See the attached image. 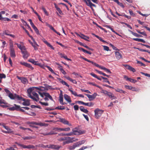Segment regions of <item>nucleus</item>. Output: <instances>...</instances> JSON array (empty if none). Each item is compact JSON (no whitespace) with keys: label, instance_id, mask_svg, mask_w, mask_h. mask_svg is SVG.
<instances>
[{"label":"nucleus","instance_id":"obj_36","mask_svg":"<svg viewBox=\"0 0 150 150\" xmlns=\"http://www.w3.org/2000/svg\"><path fill=\"white\" fill-rule=\"evenodd\" d=\"M72 132H73L74 135H78L79 134V133L76 129H73Z\"/></svg>","mask_w":150,"mask_h":150},{"label":"nucleus","instance_id":"obj_17","mask_svg":"<svg viewBox=\"0 0 150 150\" xmlns=\"http://www.w3.org/2000/svg\"><path fill=\"white\" fill-rule=\"evenodd\" d=\"M51 149L57 150L59 149L61 147V146L51 144Z\"/></svg>","mask_w":150,"mask_h":150},{"label":"nucleus","instance_id":"obj_16","mask_svg":"<svg viewBox=\"0 0 150 150\" xmlns=\"http://www.w3.org/2000/svg\"><path fill=\"white\" fill-rule=\"evenodd\" d=\"M42 41L44 42L48 47H50L51 49L54 50V47L44 38L42 39Z\"/></svg>","mask_w":150,"mask_h":150},{"label":"nucleus","instance_id":"obj_34","mask_svg":"<svg viewBox=\"0 0 150 150\" xmlns=\"http://www.w3.org/2000/svg\"><path fill=\"white\" fill-rule=\"evenodd\" d=\"M3 127L6 129L7 130V131H9L10 133H11L12 132V131L11 129L8 126H5V124H4Z\"/></svg>","mask_w":150,"mask_h":150},{"label":"nucleus","instance_id":"obj_32","mask_svg":"<svg viewBox=\"0 0 150 150\" xmlns=\"http://www.w3.org/2000/svg\"><path fill=\"white\" fill-rule=\"evenodd\" d=\"M115 91L116 92H119L120 93H126V92L125 91L119 88L115 89Z\"/></svg>","mask_w":150,"mask_h":150},{"label":"nucleus","instance_id":"obj_20","mask_svg":"<svg viewBox=\"0 0 150 150\" xmlns=\"http://www.w3.org/2000/svg\"><path fill=\"white\" fill-rule=\"evenodd\" d=\"M125 67L127 69L133 72H135L136 71L134 68L129 65H125Z\"/></svg>","mask_w":150,"mask_h":150},{"label":"nucleus","instance_id":"obj_53","mask_svg":"<svg viewBox=\"0 0 150 150\" xmlns=\"http://www.w3.org/2000/svg\"><path fill=\"white\" fill-rule=\"evenodd\" d=\"M31 107L32 108H38L39 109H41V107L39 106L38 105H31Z\"/></svg>","mask_w":150,"mask_h":150},{"label":"nucleus","instance_id":"obj_56","mask_svg":"<svg viewBox=\"0 0 150 150\" xmlns=\"http://www.w3.org/2000/svg\"><path fill=\"white\" fill-rule=\"evenodd\" d=\"M137 49L139 51H141V52H148V50H144V49H140V48H137Z\"/></svg>","mask_w":150,"mask_h":150},{"label":"nucleus","instance_id":"obj_63","mask_svg":"<svg viewBox=\"0 0 150 150\" xmlns=\"http://www.w3.org/2000/svg\"><path fill=\"white\" fill-rule=\"evenodd\" d=\"M74 108L75 110H79V107L78 105H75L74 106Z\"/></svg>","mask_w":150,"mask_h":150},{"label":"nucleus","instance_id":"obj_8","mask_svg":"<svg viewBox=\"0 0 150 150\" xmlns=\"http://www.w3.org/2000/svg\"><path fill=\"white\" fill-rule=\"evenodd\" d=\"M28 61L32 63L35 65L39 66L41 67H42L43 66L41 64L39 63H38V61H35L34 59H29L28 60Z\"/></svg>","mask_w":150,"mask_h":150},{"label":"nucleus","instance_id":"obj_30","mask_svg":"<svg viewBox=\"0 0 150 150\" xmlns=\"http://www.w3.org/2000/svg\"><path fill=\"white\" fill-rule=\"evenodd\" d=\"M66 78L67 80L72 82L73 83L76 84L77 82L75 80L73 79L69 76L66 77Z\"/></svg>","mask_w":150,"mask_h":150},{"label":"nucleus","instance_id":"obj_55","mask_svg":"<svg viewBox=\"0 0 150 150\" xmlns=\"http://www.w3.org/2000/svg\"><path fill=\"white\" fill-rule=\"evenodd\" d=\"M81 91L82 92H86L88 93H91L88 90H84L83 89H81Z\"/></svg>","mask_w":150,"mask_h":150},{"label":"nucleus","instance_id":"obj_13","mask_svg":"<svg viewBox=\"0 0 150 150\" xmlns=\"http://www.w3.org/2000/svg\"><path fill=\"white\" fill-rule=\"evenodd\" d=\"M60 121L64 124L70 126H71V124L69 123V122L64 118H60L59 119Z\"/></svg>","mask_w":150,"mask_h":150},{"label":"nucleus","instance_id":"obj_52","mask_svg":"<svg viewBox=\"0 0 150 150\" xmlns=\"http://www.w3.org/2000/svg\"><path fill=\"white\" fill-rule=\"evenodd\" d=\"M76 148L74 144L72 146H69V149L70 150H72Z\"/></svg>","mask_w":150,"mask_h":150},{"label":"nucleus","instance_id":"obj_19","mask_svg":"<svg viewBox=\"0 0 150 150\" xmlns=\"http://www.w3.org/2000/svg\"><path fill=\"white\" fill-rule=\"evenodd\" d=\"M10 55L12 57H15L16 56L14 49L12 47L10 49Z\"/></svg>","mask_w":150,"mask_h":150},{"label":"nucleus","instance_id":"obj_3","mask_svg":"<svg viewBox=\"0 0 150 150\" xmlns=\"http://www.w3.org/2000/svg\"><path fill=\"white\" fill-rule=\"evenodd\" d=\"M82 58L84 60H85L87 62H88L89 63H91L93 65H94V66H96V67L100 68L101 69H103L104 70H105V69H104L106 68H105V67H103L100 66L98 64H97L95 62H93L92 61H90L86 58H85L84 57H82Z\"/></svg>","mask_w":150,"mask_h":150},{"label":"nucleus","instance_id":"obj_47","mask_svg":"<svg viewBox=\"0 0 150 150\" xmlns=\"http://www.w3.org/2000/svg\"><path fill=\"white\" fill-rule=\"evenodd\" d=\"M17 47L19 49H20L21 50V51L23 50H25V47L24 46H21V45L20 44H19L17 46Z\"/></svg>","mask_w":150,"mask_h":150},{"label":"nucleus","instance_id":"obj_18","mask_svg":"<svg viewBox=\"0 0 150 150\" xmlns=\"http://www.w3.org/2000/svg\"><path fill=\"white\" fill-rule=\"evenodd\" d=\"M115 57L117 59H119L122 58L121 54L119 52H115Z\"/></svg>","mask_w":150,"mask_h":150},{"label":"nucleus","instance_id":"obj_44","mask_svg":"<svg viewBox=\"0 0 150 150\" xmlns=\"http://www.w3.org/2000/svg\"><path fill=\"white\" fill-rule=\"evenodd\" d=\"M69 90L70 91V92L71 93L75 96H77V94L76 92L75 91H73L72 90L69 89Z\"/></svg>","mask_w":150,"mask_h":150},{"label":"nucleus","instance_id":"obj_48","mask_svg":"<svg viewBox=\"0 0 150 150\" xmlns=\"http://www.w3.org/2000/svg\"><path fill=\"white\" fill-rule=\"evenodd\" d=\"M137 63L140 64L141 66H143L144 67L146 66V65L142 63V62L138 60H137Z\"/></svg>","mask_w":150,"mask_h":150},{"label":"nucleus","instance_id":"obj_35","mask_svg":"<svg viewBox=\"0 0 150 150\" xmlns=\"http://www.w3.org/2000/svg\"><path fill=\"white\" fill-rule=\"evenodd\" d=\"M81 38L84 40L88 41V40L87 39H89V37L87 36H86L83 34L81 35Z\"/></svg>","mask_w":150,"mask_h":150},{"label":"nucleus","instance_id":"obj_64","mask_svg":"<svg viewBox=\"0 0 150 150\" xmlns=\"http://www.w3.org/2000/svg\"><path fill=\"white\" fill-rule=\"evenodd\" d=\"M4 90L6 93L7 94H8V95L9 94V93H11L10 91L7 88H5L4 89Z\"/></svg>","mask_w":150,"mask_h":150},{"label":"nucleus","instance_id":"obj_33","mask_svg":"<svg viewBox=\"0 0 150 150\" xmlns=\"http://www.w3.org/2000/svg\"><path fill=\"white\" fill-rule=\"evenodd\" d=\"M35 148V147L34 146L32 145H26V149H34Z\"/></svg>","mask_w":150,"mask_h":150},{"label":"nucleus","instance_id":"obj_46","mask_svg":"<svg viewBox=\"0 0 150 150\" xmlns=\"http://www.w3.org/2000/svg\"><path fill=\"white\" fill-rule=\"evenodd\" d=\"M66 137H61L58 139L57 140L58 141L61 142L64 140H66Z\"/></svg>","mask_w":150,"mask_h":150},{"label":"nucleus","instance_id":"obj_49","mask_svg":"<svg viewBox=\"0 0 150 150\" xmlns=\"http://www.w3.org/2000/svg\"><path fill=\"white\" fill-rule=\"evenodd\" d=\"M35 50H38V45L36 43L35 41V44L33 46Z\"/></svg>","mask_w":150,"mask_h":150},{"label":"nucleus","instance_id":"obj_40","mask_svg":"<svg viewBox=\"0 0 150 150\" xmlns=\"http://www.w3.org/2000/svg\"><path fill=\"white\" fill-rule=\"evenodd\" d=\"M59 68V69H60V71L64 75H65L66 74V73L64 71V70L62 68V67L60 65Z\"/></svg>","mask_w":150,"mask_h":150},{"label":"nucleus","instance_id":"obj_29","mask_svg":"<svg viewBox=\"0 0 150 150\" xmlns=\"http://www.w3.org/2000/svg\"><path fill=\"white\" fill-rule=\"evenodd\" d=\"M94 105V104L92 103V102H90V103H84V105L85 106H87L88 107H91L93 106Z\"/></svg>","mask_w":150,"mask_h":150},{"label":"nucleus","instance_id":"obj_26","mask_svg":"<svg viewBox=\"0 0 150 150\" xmlns=\"http://www.w3.org/2000/svg\"><path fill=\"white\" fill-rule=\"evenodd\" d=\"M90 74L92 76H93V77L97 79H98L100 80V81H101V78L100 77H98L97 76V75H96V74H94L93 73V72H92Z\"/></svg>","mask_w":150,"mask_h":150},{"label":"nucleus","instance_id":"obj_27","mask_svg":"<svg viewBox=\"0 0 150 150\" xmlns=\"http://www.w3.org/2000/svg\"><path fill=\"white\" fill-rule=\"evenodd\" d=\"M53 130L55 132H60L61 131H63L64 128L56 127L54 128Z\"/></svg>","mask_w":150,"mask_h":150},{"label":"nucleus","instance_id":"obj_43","mask_svg":"<svg viewBox=\"0 0 150 150\" xmlns=\"http://www.w3.org/2000/svg\"><path fill=\"white\" fill-rule=\"evenodd\" d=\"M41 9L43 11L45 14L46 16H47L48 15V13L47 11H46V9L43 6L42 7Z\"/></svg>","mask_w":150,"mask_h":150},{"label":"nucleus","instance_id":"obj_59","mask_svg":"<svg viewBox=\"0 0 150 150\" xmlns=\"http://www.w3.org/2000/svg\"><path fill=\"white\" fill-rule=\"evenodd\" d=\"M108 92L106 90H104L103 89H102L101 90V93H103L105 95H107Z\"/></svg>","mask_w":150,"mask_h":150},{"label":"nucleus","instance_id":"obj_37","mask_svg":"<svg viewBox=\"0 0 150 150\" xmlns=\"http://www.w3.org/2000/svg\"><path fill=\"white\" fill-rule=\"evenodd\" d=\"M65 109V107L63 106H58L55 108V109L63 110Z\"/></svg>","mask_w":150,"mask_h":150},{"label":"nucleus","instance_id":"obj_60","mask_svg":"<svg viewBox=\"0 0 150 150\" xmlns=\"http://www.w3.org/2000/svg\"><path fill=\"white\" fill-rule=\"evenodd\" d=\"M52 30H53V31L54 32V31H55V29L52 26V25H51L49 24H48L47 25Z\"/></svg>","mask_w":150,"mask_h":150},{"label":"nucleus","instance_id":"obj_23","mask_svg":"<svg viewBox=\"0 0 150 150\" xmlns=\"http://www.w3.org/2000/svg\"><path fill=\"white\" fill-rule=\"evenodd\" d=\"M64 99L67 100L68 102L70 103L71 101V98L67 94H64Z\"/></svg>","mask_w":150,"mask_h":150},{"label":"nucleus","instance_id":"obj_7","mask_svg":"<svg viewBox=\"0 0 150 150\" xmlns=\"http://www.w3.org/2000/svg\"><path fill=\"white\" fill-rule=\"evenodd\" d=\"M45 97L44 99L45 101H47L50 99L51 100H53V99L52 96L48 93H45L44 94Z\"/></svg>","mask_w":150,"mask_h":150},{"label":"nucleus","instance_id":"obj_12","mask_svg":"<svg viewBox=\"0 0 150 150\" xmlns=\"http://www.w3.org/2000/svg\"><path fill=\"white\" fill-rule=\"evenodd\" d=\"M21 52L23 54V57L24 59H27L29 56V54L26 51V49L21 51Z\"/></svg>","mask_w":150,"mask_h":150},{"label":"nucleus","instance_id":"obj_51","mask_svg":"<svg viewBox=\"0 0 150 150\" xmlns=\"http://www.w3.org/2000/svg\"><path fill=\"white\" fill-rule=\"evenodd\" d=\"M128 81H130L131 82L134 83L137 82V80H134V79H131V78H129Z\"/></svg>","mask_w":150,"mask_h":150},{"label":"nucleus","instance_id":"obj_50","mask_svg":"<svg viewBox=\"0 0 150 150\" xmlns=\"http://www.w3.org/2000/svg\"><path fill=\"white\" fill-rule=\"evenodd\" d=\"M6 78V75L4 74H0V79H1L3 78Z\"/></svg>","mask_w":150,"mask_h":150},{"label":"nucleus","instance_id":"obj_4","mask_svg":"<svg viewBox=\"0 0 150 150\" xmlns=\"http://www.w3.org/2000/svg\"><path fill=\"white\" fill-rule=\"evenodd\" d=\"M8 96L10 99L13 100L17 99L18 100H21L20 99L22 98L18 95L16 94H13L11 93H9L8 95Z\"/></svg>","mask_w":150,"mask_h":150},{"label":"nucleus","instance_id":"obj_1","mask_svg":"<svg viewBox=\"0 0 150 150\" xmlns=\"http://www.w3.org/2000/svg\"><path fill=\"white\" fill-rule=\"evenodd\" d=\"M37 90H41V87H33L29 88L27 91L28 94V96L33 100L36 102H38L40 100L39 96L37 93L33 91H36Z\"/></svg>","mask_w":150,"mask_h":150},{"label":"nucleus","instance_id":"obj_14","mask_svg":"<svg viewBox=\"0 0 150 150\" xmlns=\"http://www.w3.org/2000/svg\"><path fill=\"white\" fill-rule=\"evenodd\" d=\"M28 124H30V125H39L41 126H44L45 124L44 123L42 122H29Z\"/></svg>","mask_w":150,"mask_h":150},{"label":"nucleus","instance_id":"obj_9","mask_svg":"<svg viewBox=\"0 0 150 150\" xmlns=\"http://www.w3.org/2000/svg\"><path fill=\"white\" fill-rule=\"evenodd\" d=\"M78 139L74 137H66V140H67L69 144L78 141Z\"/></svg>","mask_w":150,"mask_h":150},{"label":"nucleus","instance_id":"obj_2","mask_svg":"<svg viewBox=\"0 0 150 150\" xmlns=\"http://www.w3.org/2000/svg\"><path fill=\"white\" fill-rule=\"evenodd\" d=\"M94 112L95 113V116L96 118L98 119L101 116L103 112V111L97 108L95 110Z\"/></svg>","mask_w":150,"mask_h":150},{"label":"nucleus","instance_id":"obj_21","mask_svg":"<svg viewBox=\"0 0 150 150\" xmlns=\"http://www.w3.org/2000/svg\"><path fill=\"white\" fill-rule=\"evenodd\" d=\"M54 6L56 10L58 11L59 13L61 14V15H63V13L62 11L61 10L60 8L58 7L57 4L55 3L54 4Z\"/></svg>","mask_w":150,"mask_h":150},{"label":"nucleus","instance_id":"obj_31","mask_svg":"<svg viewBox=\"0 0 150 150\" xmlns=\"http://www.w3.org/2000/svg\"><path fill=\"white\" fill-rule=\"evenodd\" d=\"M129 31L134 36L137 37H142V36L138 34L137 33H134V32L131 31L129 30Z\"/></svg>","mask_w":150,"mask_h":150},{"label":"nucleus","instance_id":"obj_57","mask_svg":"<svg viewBox=\"0 0 150 150\" xmlns=\"http://www.w3.org/2000/svg\"><path fill=\"white\" fill-rule=\"evenodd\" d=\"M125 88L128 89L130 90L132 88V86L129 85H125Z\"/></svg>","mask_w":150,"mask_h":150},{"label":"nucleus","instance_id":"obj_22","mask_svg":"<svg viewBox=\"0 0 150 150\" xmlns=\"http://www.w3.org/2000/svg\"><path fill=\"white\" fill-rule=\"evenodd\" d=\"M59 101L60 103L62 105L64 104V103L63 102V95L61 93H60L59 97Z\"/></svg>","mask_w":150,"mask_h":150},{"label":"nucleus","instance_id":"obj_39","mask_svg":"<svg viewBox=\"0 0 150 150\" xmlns=\"http://www.w3.org/2000/svg\"><path fill=\"white\" fill-rule=\"evenodd\" d=\"M88 83L89 84H90V85H92L93 86H96L97 87L99 88L100 89H101V88H102L101 87L99 86L98 85H97L96 84L94 83H93V82H89V83Z\"/></svg>","mask_w":150,"mask_h":150},{"label":"nucleus","instance_id":"obj_62","mask_svg":"<svg viewBox=\"0 0 150 150\" xmlns=\"http://www.w3.org/2000/svg\"><path fill=\"white\" fill-rule=\"evenodd\" d=\"M104 50L107 51H108L109 50V47L106 46H103Z\"/></svg>","mask_w":150,"mask_h":150},{"label":"nucleus","instance_id":"obj_38","mask_svg":"<svg viewBox=\"0 0 150 150\" xmlns=\"http://www.w3.org/2000/svg\"><path fill=\"white\" fill-rule=\"evenodd\" d=\"M55 131H51L50 132L47 133L46 134H45V135H52V134H57V133L55 132Z\"/></svg>","mask_w":150,"mask_h":150},{"label":"nucleus","instance_id":"obj_45","mask_svg":"<svg viewBox=\"0 0 150 150\" xmlns=\"http://www.w3.org/2000/svg\"><path fill=\"white\" fill-rule=\"evenodd\" d=\"M14 106L15 108V110H19L20 109V105H17L16 104H14Z\"/></svg>","mask_w":150,"mask_h":150},{"label":"nucleus","instance_id":"obj_41","mask_svg":"<svg viewBox=\"0 0 150 150\" xmlns=\"http://www.w3.org/2000/svg\"><path fill=\"white\" fill-rule=\"evenodd\" d=\"M17 144L18 146L20 147L21 148L26 149V145L23 144H21L20 143H17Z\"/></svg>","mask_w":150,"mask_h":150},{"label":"nucleus","instance_id":"obj_15","mask_svg":"<svg viewBox=\"0 0 150 150\" xmlns=\"http://www.w3.org/2000/svg\"><path fill=\"white\" fill-rule=\"evenodd\" d=\"M87 3L86 4L87 5V6H89L90 8L93 9V8L92 7V6H94L95 7H96V5L93 4L91 1L90 0H87Z\"/></svg>","mask_w":150,"mask_h":150},{"label":"nucleus","instance_id":"obj_54","mask_svg":"<svg viewBox=\"0 0 150 150\" xmlns=\"http://www.w3.org/2000/svg\"><path fill=\"white\" fill-rule=\"evenodd\" d=\"M34 138V137H31V136H29V137H26L23 138L25 140V139H33Z\"/></svg>","mask_w":150,"mask_h":150},{"label":"nucleus","instance_id":"obj_58","mask_svg":"<svg viewBox=\"0 0 150 150\" xmlns=\"http://www.w3.org/2000/svg\"><path fill=\"white\" fill-rule=\"evenodd\" d=\"M22 28L25 31V32L27 33V35L30 37H32L31 36H30L29 34V33L28 32V31L26 30L25 28L23 27L22 26Z\"/></svg>","mask_w":150,"mask_h":150},{"label":"nucleus","instance_id":"obj_28","mask_svg":"<svg viewBox=\"0 0 150 150\" xmlns=\"http://www.w3.org/2000/svg\"><path fill=\"white\" fill-rule=\"evenodd\" d=\"M59 81L62 84L65 85L69 87V85L65 81H63L62 79H59Z\"/></svg>","mask_w":150,"mask_h":150},{"label":"nucleus","instance_id":"obj_42","mask_svg":"<svg viewBox=\"0 0 150 150\" xmlns=\"http://www.w3.org/2000/svg\"><path fill=\"white\" fill-rule=\"evenodd\" d=\"M42 100L41 99L40 101ZM39 103H40L41 105H45L46 106L49 105V103L47 102H41V101H40L39 102Z\"/></svg>","mask_w":150,"mask_h":150},{"label":"nucleus","instance_id":"obj_25","mask_svg":"<svg viewBox=\"0 0 150 150\" xmlns=\"http://www.w3.org/2000/svg\"><path fill=\"white\" fill-rule=\"evenodd\" d=\"M133 40L134 41H137L139 42H142L144 43H145L146 42L143 39L141 38H133Z\"/></svg>","mask_w":150,"mask_h":150},{"label":"nucleus","instance_id":"obj_10","mask_svg":"<svg viewBox=\"0 0 150 150\" xmlns=\"http://www.w3.org/2000/svg\"><path fill=\"white\" fill-rule=\"evenodd\" d=\"M20 63L22 65L25 66V67L30 68L31 70H33L34 69L31 66V65H30V64L28 63L25 62H20Z\"/></svg>","mask_w":150,"mask_h":150},{"label":"nucleus","instance_id":"obj_61","mask_svg":"<svg viewBox=\"0 0 150 150\" xmlns=\"http://www.w3.org/2000/svg\"><path fill=\"white\" fill-rule=\"evenodd\" d=\"M129 11L130 15L132 16H135V14L133 13V12L131 10H129Z\"/></svg>","mask_w":150,"mask_h":150},{"label":"nucleus","instance_id":"obj_24","mask_svg":"<svg viewBox=\"0 0 150 150\" xmlns=\"http://www.w3.org/2000/svg\"><path fill=\"white\" fill-rule=\"evenodd\" d=\"M80 109L81 111L85 113H87L88 112V110L84 108L83 106H80Z\"/></svg>","mask_w":150,"mask_h":150},{"label":"nucleus","instance_id":"obj_5","mask_svg":"<svg viewBox=\"0 0 150 150\" xmlns=\"http://www.w3.org/2000/svg\"><path fill=\"white\" fill-rule=\"evenodd\" d=\"M85 95L89 98V100L90 101L94 100L97 96V94L96 93H94L92 95H90L87 94H85Z\"/></svg>","mask_w":150,"mask_h":150},{"label":"nucleus","instance_id":"obj_11","mask_svg":"<svg viewBox=\"0 0 150 150\" xmlns=\"http://www.w3.org/2000/svg\"><path fill=\"white\" fill-rule=\"evenodd\" d=\"M16 77L18 79L20 80L21 82L24 84H26V83L28 82V80L25 77H20L18 76H17Z\"/></svg>","mask_w":150,"mask_h":150},{"label":"nucleus","instance_id":"obj_6","mask_svg":"<svg viewBox=\"0 0 150 150\" xmlns=\"http://www.w3.org/2000/svg\"><path fill=\"white\" fill-rule=\"evenodd\" d=\"M22 99H20L21 100H23L24 102L22 104L25 106H29L30 105V100L28 99H25L21 96H20Z\"/></svg>","mask_w":150,"mask_h":150}]
</instances>
